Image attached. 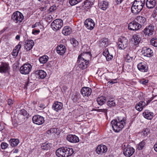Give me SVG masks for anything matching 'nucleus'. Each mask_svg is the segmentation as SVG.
<instances>
[{
    "mask_svg": "<svg viewBox=\"0 0 157 157\" xmlns=\"http://www.w3.org/2000/svg\"><path fill=\"white\" fill-rule=\"evenodd\" d=\"M19 113L24 116H25L26 117H27L29 115V114L24 109H22L20 110Z\"/></svg>",
    "mask_w": 157,
    "mask_h": 157,
    "instance_id": "43",
    "label": "nucleus"
},
{
    "mask_svg": "<svg viewBox=\"0 0 157 157\" xmlns=\"http://www.w3.org/2000/svg\"><path fill=\"white\" fill-rule=\"evenodd\" d=\"M72 148L64 147L58 148L56 151V155L58 157H68L73 153Z\"/></svg>",
    "mask_w": 157,
    "mask_h": 157,
    "instance_id": "3",
    "label": "nucleus"
},
{
    "mask_svg": "<svg viewBox=\"0 0 157 157\" xmlns=\"http://www.w3.org/2000/svg\"><path fill=\"white\" fill-rule=\"evenodd\" d=\"M126 119L123 118L122 119L118 118L117 119L113 120L111 121L113 130L115 132H118L122 130L125 124Z\"/></svg>",
    "mask_w": 157,
    "mask_h": 157,
    "instance_id": "1",
    "label": "nucleus"
},
{
    "mask_svg": "<svg viewBox=\"0 0 157 157\" xmlns=\"http://www.w3.org/2000/svg\"><path fill=\"white\" fill-rule=\"evenodd\" d=\"M19 50L17 49H14L12 53V55L14 57H16L19 53Z\"/></svg>",
    "mask_w": 157,
    "mask_h": 157,
    "instance_id": "45",
    "label": "nucleus"
},
{
    "mask_svg": "<svg viewBox=\"0 0 157 157\" xmlns=\"http://www.w3.org/2000/svg\"><path fill=\"white\" fill-rule=\"evenodd\" d=\"M63 25V21L60 19H57L54 20L51 24V27L53 30L57 31L60 29Z\"/></svg>",
    "mask_w": 157,
    "mask_h": 157,
    "instance_id": "5",
    "label": "nucleus"
},
{
    "mask_svg": "<svg viewBox=\"0 0 157 157\" xmlns=\"http://www.w3.org/2000/svg\"><path fill=\"white\" fill-rule=\"evenodd\" d=\"M134 152V149L130 146H128L123 150V154L126 157H130Z\"/></svg>",
    "mask_w": 157,
    "mask_h": 157,
    "instance_id": "10",
    "label": "nucleus"
},
{
    "mask_svg": "<svg viewBox=\"0 0 157 157\" xmlns=\"http://www.w3.org/2000/svg\"><path fill=\"white\" fill-rule=\"evenodd\" d=\"M82 0H70L69 3L71 6L75 5L80 2Z\"/></svg>",
    "mask_w": 157,
    "mask_h": 157,
    "instance_id": "42",
    "label": "nucleus"
},
{
    "mask_svg": "<svg viewBox=\"0 0 157 157\" xmlns=\"http://www.w3.org/2000/svg\"><path fill=\"white\" fill-rule=\"evenodd\" d=\"M100 45L104 47H106L108 45V39L106 38H103L100 40Z\"/></svg>",
    "mask_w": 157,
    "mask_h": 157,
    "instance_id": "37",
    "label": "nucleus"
},
{
    "mask_svg": "<svg viewBox=\"0 0 157 157\" xmlns=\"http://www.w3.org/2000/svg\"><path fill=\"white\" fill-rule=\"evenodd\" d=\"M13 102L12 100L10 99H9L8 100V104L10 106H11L13 104Z\"/></svg>",
    "mask_w": 157,
    "mask_h": 157,
    "instance_id": "59",
    "label": "nucleus"
},
{
    "mask_svg": "<svg viewBox=\"0 0 157 157\" xmlns=\"http://www.w3.org/2000/svg\"><path fill=\"white\" fill-rule=\"evenodd\" d=\"M72 32L71 29L68 26L65 27L62 30V33L65 35H69Z\"/></svg>",
    "mask_w": 157,
    "mask_h": 157,
    "instance_id": "34",
    "label": "nucleus"
},
{
    "mask_svg": "<svg viewBox=\"0 0 157 157\" xmlns=\"http://www.w3.org/2000/svg\"><path fill=\"white\" fill-rule=\"evenodd\" d=\"M10 145L12 147H14L17 146L19 142L18 139H12L10 140Z\"/></svg>",
    "mask_w": 157,
    "mask_h": 157,
    "instance_id": "38",
    "label": "nucleus"
},
{
    "mask_svg": "<svg viewBox=\"0 0 157 157\" xmlns=\"http://www.w3.org/2000/svg\"><path fill=\"white\" fill-rule=\"evenodd\" d=\"M32 67V66L30 64L26 63L21 67L20 69V71L21 73L22 74H28L30 72Z\"/></svg>",
    "mask_w": 157,
    "mask_h": 157,
    "instance_id": "7",
    "label": "nucleus"
},
{
    "mask_svg": "<svg viewBox=\"0 0 157 157\" xmlns=\"http://www.w3.org/2000/svg\"><path fill=\"white\" fill-rule=\"evenodd\" d=\"M154 147L155 151L157 152V143L155 144Z\"/></svg>",
    "mask_w": 157,
    "mask_h": 157,
    "instance_id": "64",
    "label": "nucleus"
},
{
    "mask_svg": "<svg viewBox=\"0 0 157 157\" xmlns=\"http://www.w3.org/2000/svg\"><path fill=\"white\" fill-rule=\"evenodd\" d=\"M21 48V46L20 44H18L15 47V49H18L19 51Z\"/></svg>",
    "mask_w": 157,
    "mask_h": 157,
    "instance_id": "61",
    "label": "nucleus"
},
{
    "mask_svg": "<svg viewBox=\"0 0 157 157\" xmlns=\"http://www.w3.org/2000/svg\"><path fill=\"white\" fill-rule=\"evenodd\" d=\"M24 18L22 14L19 11L14 12L12 16V19L16 23H20Z\"/></svg>",
    "mask_w": 157,
    "mask_h": 157,
    "instance_id": "6",
    "label": "nucleus"
},
{
    "mask_svg": "<svg viewBox=\"0 0 157 157\" xmlns=\"http://www.w3.org/2000/svg\"><path fill=\"white\" fill-rule=\"evenodd\" d=\"M8 29V27H6L4 28L2 30L0 31V34H1L3 33L5 30Z\"/></svg>",
    "mask_w": 157,
    "mask_h": 157,
    "instance_id": "60",
    "label": "nucleus"
},
{
    "mask_svg": "<svg viewBox=\"0 0 157 157\" xmlns=\"http://www.w3.org/2000/svg\"><path fill=\"white\" fill-rule=\"evenodd\" d=\"M145 0H135L132 5L131 11L134 14L140 12L145 5Z\"/></svg>",
    "mask_w": 157,
    "mask_h": 157,
    "instance_id": "2",
    "label": "nucleus"
},
{
    "mask_svg": "<svg viewBox=\"0 0 157 157\" xmlns=\"http://www.w3.org/2000/svg\"><path fill=\"white\" fill-rule=\"evenodd\" d=\"M52 146L51 144L45 143L42 144L41 145V147L42 149L47 150L50 149Z\"/></svg>",
    "mask_w": 157,
    "mask_h": 157,
    "instance_id": "35",
    "label": "nucleus"
},
{
    "mask_svg": "<svg viewBox=\"0 0 157 157\" xmlns=\"http://www.w3.org/2000/svg\"><path fill=\"white\" fill-rule=\"evenodd\" d=\"M154 26L151 25L146 27L143 30L142 33L143 35H144L145 36H151L154 33Z\"/></svg>",
    "mask_w": 157,
    "mask_h": 157,
    "instance_id": "8",
    "label": "nucleus"
},
{
    "mask_svg": "<svg viewBox=\"0 0 157 157\" xmlns=\"http://www.w3.org/2000/svg\"><path fill=\"white\" fill-rule=\"evenodd\" d=\"M138 70L143 72H147V71L148 67L146 64L144 62H141L137 65Z\"/></svg>",
    "mask_w": 157,
    "mask_h": 157,
    "instance_id": "24",
    "label": "nucleus"
},
{
    "mask_svg": "<svg viewBox=\"0 0 157 157\" xmlns=\"http://www.w3.org/2000/svg\"><path fill=\"white\" fill-rule=\"evenodd\" d=\"M98 6L101 9L105 10L108 7L109 3L108 2L104 1L99 3Z\"/></svg>",
    "mask_w": 157,
    "mask_h": 157,
    "instance_id": "29",
    "label": "nucleus"
},
{
    "mask_svg": "<svg viewBox=\"0 0 157 157\" xmlns=\"http://www.w3.org/2000/svg\"><path fill=\"white\" fill-rule=\"evenodd\" d=\"M84 24L87 29L91 30L94 28L95 25L94 21L91 18L86 20L84 22Z\"/></svg>",
    "mask_w": 157,
    "mask_h": 157,
    "instance_id": "15",
    "label": "nucleus"
},
{
    "mask_svg": "<svg viewBox=\"0 0 157 157\" xmlns=\"http://www.w3.org/2000/svg\"><path fill=\"white\" fill-rule=\"evenodd\" d=\"M123 1V0H115V2L117 4L121 3Z\"/></svg>",
    "mask_w": 157,
    "mask_h": 157,
    "instance_id": "62",
    "label": "nucleus"
},
{
    "mask_svg": "<svg viewBox=\"0 0 157 157\" xmlns=\"http://www.w3.org/2000/svg\"><path fill=\"white\" fill-rule=\"evenodd\" d=\"M117 44L119 49H124L128 45V40L124 37L121 36L118 39Z\"/></svg>",
    "mask_w": 157,
    "mask_h": 157,
    "instance_id": "4",
    "label": "nucleus"
},
{
    "mask_svg": "<svg viewBox=\"0 0 157 157\" xmlns=\"http://www.w3.org/2000/svg\"><path fill=\"white\" fill-rule=\"evenodd\" d=\"M57 7L58 6H56L55 5H53L51 6L49 9L50 11L52 12L55 11L56 10Z\"/></svg>",
    "mask_w": 157,
    "mask_h": 157,
    "instance_id": "50",
    "label": "nucleus"
},
{
    "mask_svg": "<svg viewBox=\"0 0 157 157\" xmlns=\"http://www.w3.org/2000/svg\"><path fill=\"white\" fill-rule=\"evenodd\" d=\"M146 105V103L144 101H140L136 105V109L137 110L141 111Z\"/></svg>",
    "mask_w": 157,
    "mask_h": 157,
    "instance_id": "30",
    "label": "nucleus"
},
{
    "mask_svg": "<svg viewBox=\"0 0 157 157\" xmlns=\"http://www.w3.org/2000/svg\"><path fill=\"white\" fill-rule=\"evenodd\" d=\"M149 132V129L148 128H146L144 129L142 131V133L144 135V136H146L148 134Z\"/></svg>",
    "mask_w": 157,
    "mask_h": 157,
    "instance_id": "48",
    "label": "nucleus"
},
{
    "mask_svg": "<svg viewBox=\"0 0 157 157\" xmlns=\"http://www.w3.org/2000/svg\"><path fill=\"white\" fill-rule=\"evenodd\" d=\"M71 42L75 47L78 44V41L75 39H72L71 41Z\"/></svg>",
    "mask_w": 157,
    "mask_h": 157,
    "instance_id": "49",
    "label": "nucleus"
},
{
    "mask_svg": "<svg viewBox=\"0 0 157 157\" xmlns=\"http://www.w3.org/2000/svg\"><path fill=\"white\" fill-rule=\"evenodd\" d=\"M80 56V59L89 62V59L91 57V54L89 52H84L79 55L78 57Z\"/></svg>",
    "mask_w": 157,
    "mask_h": 157,
    "instance_id": "17",
    "label": "nucleus"
},
{
    "mask_svg": "<svg viewBox=\"0 0 157 157\" xmlns=\"http://www.w3.org/2000/svg\"><path fill=\"white\" fill-rule=\"evenodd\" d=\"M141 39L139 35L134 34L131 39V42L133 44L137 45L140 43Z\"/></svg>",
    "mask_w": 157,
    "mask_h": 157,
    "instance_id": "22",
    "label": "nucleus"
},
{
    "mask_svg": "<svg viewBox=\"0 0 157 157\" xmlns=\"http://www.w3.org/2000/svg\"><path fill=\"white\" fill-rule=\"evenodd\" d=\"M40 32V30L39 29H33L32 30V33L34 35H36L39 34Z\"/></svg>",
    "mask_w": 157,
    "mask_h": 157,
    "instance_id": "54",
    "label": "nucleus"
},
{
    "mask_svg": "<svg viewBox=\"0 0 157 157\" xmlns=\"http://www.w3.org/2000/svg\"><path fill=\"white\" fill-rule=\"evenodd\" d=\"M107 105L109 108L115 107L116 106V102L113 97L109 98L107 102Z\"/></svg>",
    "mask_w": 157,
    "mask_h": 157,
    "instance_id": "31",
    "label": "nucleus"
},
{
    "mask_svg": "<svg viewBox=\"0 0 157 157\" xmlns=\"http://www.w3.org/2000/svg\"><path fill=\"white\" fill-rule=\"evenodd\" d=\"M92 5V2L89 1L88 0H86L84 2L82 6L86 10H88L91 7Z\"/></svg>",
    "mask_w": 157,
    "mask_h": 157,
    "instance_id": "32",
    "label": "nucleus"
},
{
    "mask_svg": "<svg viewBox=\"0 0 157 157\" xmlns=\"http://www.w3.org/2000/svg\"><path fill=\"white\" fill-rule=\"evenodd\" d=\"M80 56L78 57L77 63L80 68L82 70H84L87 67V65L89 62L80 59Z\"/></svg>",
    "mask_w": 157,
    "mask_h": 157,
    "instance_id": "12",
    "label": "nucleus"
},
{
    "mask_svg": "<svg viewBox=\"0 0 157 157\" xmlns=\"http://www.w3.org/2000/svg\"><path fill=\"white\" fill-rule=\"evenodd\" d=\"M153 98H151L149 99L147 101V105L150 102L153 100Z\"/></svg>",
    "mask_w": 157,
    "mask_h": 157,
    "instance_id": "63",
    "label": "nucleus"
},
{
    "mask_svg": "<svg viewBox=\"0 0 157 157\" xmlns=\"http://www.w3.org/2000/svg\"><path fill=\"white\" fill-rule=\"evenodd\" d=\"M152 15L154 17L157 18V6L154 10Z\"/></svg>",
    "mask_w": 157,
    "mask_h": 157,
    "instance_id": "51",
    "label": "nucleus"
},
{
    "mask_svg": "<svg viewBox=\"0 0 157 157\" xmlns=\"http://www.w3.org/2000/svg\"><path fill=\"white\" fill-rule=\"evenodd\" d=\"M32 120L34 123L38 125L42 124L44 122V118L38 115L34 116L33 117Z\"/></svg>",
    "mask_w": 157,
    "mask_h": 157,
    "instance_id": "11",
    "label": "nucleus"
},
{
    "mask_svg": "<svg viewBox=\"0 0 157 157\" xmlns=\"http://www.w3.org/2000/svg\"><path fill=\"white\" fill-rule=\"evenodd\" d=\"M117 79H109L110 80L107 82V84L109 85L110 84H113L117 82Z\"/></svg>",
    "mask_w": 157,
    "mask_h": 157,
    "instance_id": "47",
    "label": "nucleus"
},
{
    "mask_svg": "<svg viewBox=\"0 0 157 157\" xmlns=\"http://www.w3.org/2000/svg\"><path fill=\"white\" fill-rule=\"evenodd\" d=\"M52 17L50 15L45 18V20L48 22H50L52 20Z\"/></svg>",
    "mask_w": 157,
    "mask_h": 157,
    "instance_id": "52",
    "label": "nucleus"
},
{
    "mask_svg": "<svg viewBox=\"0 0 157 157\" xmlns=\"http://www.w3.org/2000/svg\"><path fill=\"white\" fill-rule=\"evenodd\" d=\"M141 53L143 56L148 57H150L153 55L152 50L149 48L146 47L143 48Z\"/></svg>",
    "mask_w": 157,
    "mask_h": 157,
    "instance_id": "14",
    "label": "nucleus"
},
{
    "mask_svg": "<svg viewBox=\"0 0 157 157\" xmlns=\"http://www.w3.org/2000/svg\"><path fill=\"white\" fill-rule=\"evenodd\" d=\"M34 45V41L32 40H27L25 42L24 46L26 51H28L31 49Z\"/></svg>",
    "mask_w": 157,
    "mask_h": 157,
    "instance_id": "19",
    "label": "nucleus"
},
{
    "mask_svg": "<svg viewBox=\"0 0 157 157\" xmlns=\"http://www.w3.org/2000/svg\"><path fill=\"white\" fill-rule=\"evenodd\" d=\"M108 150L107 146L101 144L98 145L96 149V152L98 154H102L106 152Z\"/></svg>",
    "mask_w": 157,
    "mask_h": 157,
    "instance_id": "13",
    "label": "nucleus"
},
{
    "mask_svg": "<svg viewBox=\"0 0 157 157\" xmlns=\"http://www.w3.org/2000/svg\"><path fill=\"white\" fill-rule=\"evenodd\" d=\"M144 117L148 120L151 119L153 117V113L150 112L149 110H145L143 113Z\"/></svg>",
    "mask_w": 157,
    "mask_h": 157,
    "instance_id": "28",
    "label": "nucleus"
},
{
    "mask_svg": "<svg viewBox=\"0 0 157 157\" xmlns=\"http://www.w3.org/2000/svg\"><path fill=\"white\" fill-rule=\"evenodd\" d=\"M8 144L5 142H2L1 145V148L2 149H5L7 147Z\"/></svg>",
    "mask_w": 157,
    "mask_h": 157,
    "instance_id": "46",
    "label": "nucleus"
},
{
    "mask_svg": "<svg viewBox=\"0 0 157 157\" xmlns=\"http://www.w3.org/2000/svg\"><path fill=\"white\" fill-rule=\"evenodd\" d=\"M40 25H41L40 23L39 22H36L35 24L33 25H32V28H34L36 27L37 26H39Z\"/></svg>",
    "mask_w": 157,
    "mask_h": 157,
    "instance_id": "57",
    "label": "nucleus"
},
{
    "mask_svg": "<svg viewBox=\"0 0 157 157\" xmlns=\"http://www.w3.org/2000/svg\"><path fill=\"white\" fill-rule=\"evenodd\" d=\"M113 57L112 54H110L109 53V54L106 57V59L107 60H109L112 59Z\"/></svg>",
    "mask_w": 157,
    "mask_h": 157,
    "instance_id": "56",
    "label": "nucleus"
},
{
    "mask_svg": "<svg viewBox=\"0 0 157 157\" xmlns=\"http://www.w3.org/2000/svg\"><path fill=\"white\" fill-rule=\"evenodd\" d=\"M106 101L105 97L103 96H101L98 98L97 99V101L100 105H102L104 104Z\"/></svg>",
    "mask_w": 157,
    "mask_h": 157,
    "instance_id": "33",
    "label": "nucleus"
},
{
    "mask_svg": "<svg viewBox=\"0 0 157 157\" xmlns=\"http://www.w3.org/2000/svg\"><path fill=\"white\" fill-rule=\"evenodd\" d=\"M134 59L133 57H131L128 54L127 55L125 58V60L126 62H131Z\"/></svg>",
    "mask_w": 157,
    "mask_h": 157,
    "instance_id": "44",
    "label": "nucleus"
},
{
    "mask_svg": "<svg viewBox=\"0 0 157 157\" xmlns=\"http://www.w3.org/2000/svg\"><path fill=\"white\" fill-rule=\"evenodd\" d=\"M148 82V80L147 79H144L141 81V83L143 84L146 85Z\"/></svg>",
    "mask_w": 157,
    "mask_h": 157,
    "instance_id": "58",
    "label": "nucleus"
},
{
    "mask_svg": "<svg viewBox=\"0 0 157 157\" xmlns=\"http://www.w3.org/2000/svg\"><path fill=\"white\" fill-rule=\"evenodd\" d=\"M109 54V52L108 51V49H105V51L103 52V55L106 58V57L108 56V55Z\"/></svg>",
    "mask_w": 157,
    "mask_h": 157,
    "instance_id": "55",
    "label": "nucleus"
},
{
    "mask_svg": "<svg viewBox=\"0 0 157 157\" xmlns=\"http://www.w3.org/2000/svg\"><path fill=\"white\" fill-rule=\"evenodd\" d=\"M81 93L83 97H88L91 94L92 89L89 87H84L82 88Z\"/></svg>",
    "mask_w": 157,
    "mask_h": 157,
    "instance_id": "16",
    "label": "nucleus"
},
{
    "mask_svg": "<svg viewBox=\"0 0 157 157\" xmlns=\"http://www.w3.org/2000/svg\"><path fill=\"white\" fill-rule=\"evenodd\" d=\"M151 44L155 47H157V38H153L150 41Z\"/></svg>",
    "mask_w": 157,
    "mask_h": 157,
    "instance_id": "40",
    "label": "nucleus"
},
{
    "mask_svg": "<svg viewBox=\"0 0 157 157\" xmlns=\"http://www.w3.org/2000/svg\"><path fill=\"white\" fill-rule=\"evenodd\" d=\"M35 75L38 78L43 79L46 76L47 74L44 71L40 70L36 71L35 72V74L32 75L31 76H35Z\"/></svg>",
    "mask_w": 157,
    "mask_h": 157,
    "instance_id": "18",
    "label": "nucleus"
},
{
    "mask_svg": "<svg viewBox=\"0 0 157 157\" xmlns=\"http://www.w3.org/2000/svg\"><path fill=\"white\" fill-rule=\"evenodd\" d=\"M67 140L70 142L75 143L79 141L78 137L74 135L69 134L67 137Z\"/></svg>",
    "mask_w": 157,
    "mask_h": 157,
    "instance_id": "20",
    "label": "nucleus"
},
{
    "mask_svg": "<svg viewBox=\"0 0 157 157\" xmlns=\"http://www.w3.org/2000/svg\"><path fill=\"white\" fill-rule=\"evenodd\" d=\"M146 143L145 140H143L141 141L138 145V149L139 150H141L143 149Z\"/></svg>",
    "mask_w": 157,
    "mask_h": 157,
    "instance_id": "39",
    "label": "nucleus"
},
{
    "mask_svg": "<svg viewBox=\"0 0 157 157\" xmlns=\"http://www.w3.org/2000/svg\"><path fill=\"white\" fill-rule=\"evenodd\" d=\"M156 4V2L155 0H147L146 2V5L147 7L149 9L153 8Z\"/></svg>",
    "mask_w": 157,
    "mask_h": 157,
    "instance_id": "27",
    "label": "nucleus"
},
{
    "mask_svg": "<svg viewBox=\"0 0 157 157\" xmlns=\"http://www.w3.org/2000/svg\"><path fill=\"white\" fill-rule=\"evenodd\" d=\"M63 107V104L62 103L56 101L53 104L52 108L56 111L58 112L62 109Z\"/></svg>",
    "mask_w": 157,
    "mask_h": 157,
    "instance_id": "21",
    "label": "nucleus"
},
{
    "mask_svg": "<svg viewBox=\"0 0 157 157\" xmlns=\"http://www.w3.org/2000/svg\"><path fill=\"white\" fill-rule=\"evenodd\" d=\"M128 28L129 30L133 31H136L141 28V25L138 24L136 21H132L130 23L128 26Z\"/></svg>",
    "mask_w": 157,
    "mask_h": 157,
    "instance_id": "9",
    "label": "nucleus"
},
{
    "mask_svg": "<svg viewBox=\"0 0 157 157\" xmlns=\"http://www.w3.org/2000/svg\"><path fill=\"white\" fill-rule=\"evenodd\" d=\"M135 20L138 23V24L141 25V28L143 25L146 23V19L143 16H137Z\"/></svg>",
    "mask_w": 157,
    "mask_h": 157,
    "instance_id": "25",
    "label": "nucleus"
},
{
    "mask_svg": "<svg viewBox=\"0 0 157 157\" xmlns=\"http://www.w3.org/2000/svg\"><path fill=\"white\" fill-rule=\"evenodd\" d=\"M80 98V94H77L74 96L72 98V100L74 102H76L78 101Z\"/></svg>",
    "mask_w": 157,
    "mask_h": 157,
    "instance_id": "41",
    "label": "nucleus"
},
{
    "mask_svg": "<svg viewBox=\"0 0 157 157\" xmlns=\"http://www.w3.org/2000/svg\"><path fill=\"white\" fill-rule=\"evenodd\" d=\"M66 48L65 46L63 44L58 45L56 49L57 53L60 55H62L65 52Z\"/></svg>",
    "mask_w": 157,
    "mask_h": 157,
    "instance_id": "23",
    "label": "nucleus"
},
{
    "mask_svg": "<svg viewBox=\"0 0 157 157\" xmlns=\"http://www.w3.org/2000/svg\"><path fill=\"white\" fill-rule=\"evenodd\" d=\"M97 111L98 112H101L107 113V109H97Z\"/></svg>",
    "mask_w": 157,
    "mask_h": 157,
    "instance_id": "53",
    "label": "nucleus"
},
{
    "mask_svg": "<svg viewBox=\"0 0 157 157\" xmlns=\"http://www.w3.org/2000/svg\"><path fill=\"white\" fill-rule=\"evenodd\" d=\"M49 59L48 57L47 56H43L39 58L40 62L42 64L46 63Z\"/></svg>",
    "mask_w": 157,
    "mask_h": 157,
    "instance_id": "36",
    "label": "nucleus"
},
{
    "mask_svg": "<svg viewBox=\"0 0 157 157\" xmlns=\"http://www.w3.org/2000/svg\"><path fill=\"white\" fill-rule=\"evenodd\" d=\"M9 68V64L6 63H2L0 66V72H7Z\"/></svg>",
    "mask_w": 157,
    "mask_h": 157,
    "instance_id": "26",
    "label": "nucleus"
}]
</instances>
